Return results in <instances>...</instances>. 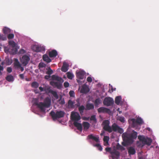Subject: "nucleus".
Returning <instances> with one entry per match:
<instances>
[{"instance_id":"obj_1","label":"nucleus","mask_w":159,"mask_h":159,"mask_svg":"<svg viewBox=\"0 0 159 159\" xmlns=\"http://www.w3.org/2000/svg\"><path fill=\"white\" fill-rule=\"evenodd\" d=\"M71 116L72 119L74 121V124L76 127L77 129L81 131L82 130V127L81 124L77 122L80 119V116L79 114L77 112H72Z\"/></svg>"},{"instance_id":"obj_2","label":"nucleus","mask_w":159,"mask_h":159,"mask_svg":"<svg viewBox=\"0 0 159 159\" xmlns=\"http://www.w3.org/2000/svg\"><path fill=\"white\" fill-rule=\"evenodd\" d=\"M137 132H134L131 134L126 133H123L122 134V137L124 141L129 142L133 139H135L137 137Z\"/></svg>"},{"instance_id":"obj_3","label":"nucleus","mask_w":159,"mask_h":159,"mask_svg":"<svg viewBox=\"0 0 159 159\" xmlns=\"http://www.w3.org/2000/svg\"><path fill=\"white\" fill-rule=\"evenodd\" d=\"M138 139L142 143L143 146L144 145H150L152 142L151 139L150 138L145 137L144 136L139 135L138 136Z\"/></svg>"},{"instance_id":"obj_4","label":"nucleus","mask_w":159,"mask_h":159,"mask_svg":"<svg viewBox=\"0 0 159 159\" xmlns=\"http://www.w3.org/2000/svg\"><path fill=\"white\" fill-rule=\"evenodd\" d=\"M110 121L108 120H104L102 124L103 129L109 133H111V126L110 125Z\"/></svg>"},{"instance_id":"obj_5","label":"nucleus","mask_w":159,"mask_h":159,"mask_svg":"<svg viewBox=\"0 0 159 159\" xmlns=\"http://www.w3.org/2000/svg\"><path fill=\"white\" fill-rule=\"evenodd\" d=\"M111 132L112 131L117 132L119 133L122 134L123 132V129L120 127L117 124L114 123L111 126Z\"/></svg>"},{"instance_id":"obj_6","label":"nucleus","mask_w":159,"mask_h":159,"mask_svg":"<svg viewBox=\"0 0 159 159\" xmlns=\"http://www.w3.org/2000/svg\"><path fill=\"white\" fill-rule=\"evenodd\" d=\"M105 150L107 152H110L113 157L117 158V157L119 156V152L115 149H114L111 151V148H105Z\"/></svg>"},{"instance_id":"obj_7","label":"nucleus","mask_w":159,"mask_h":159,"mask_svg":"<svg viewBox=\"0 0 159 159\" xmlns=\"http://www.w3.org/2000/svg\"><path fill=\"white\" fill-rule=\"evenodd\" d=\"M104 104L107 106L112 105L114 103L113 100L110 97L106 98L103 102Z\"/></svg>"},{"instance_id":"obj_8","label":"nucleus","mask_w":159,"mask_h":159,"mask_svg":"<svg viewBox=\"0 0 159 159\" xmlns=\"http://www.w3.org/2000/svg\"><path fill=\"white\" fill-rule=\"evenodd\" d=\"M50 114L53 120L55 121L60 118V111H57L56 113L53 111H52Z\"/></svg>"},{"instance_id":"obj_9","label":"nucleus","mask_w":159,"mask_h":159,"mask_svg":"<svg viewBox=\"0 0 159 159\" xmlns=\"http://www.w3.org/2000/svg\"><path fill=\"white\" fill-rule=\"evenodd\" d=\"M8 43L9 45L10 46L11 48L12 51L14 53H16L17 51V48L16 43L14 41L11 40Z\"/></svg>"},{"instance_id":"obj_10","label":"nucleus","mask_w":159,"mask_h":159,"mask_svg":"<svg viewBox=\"0 0 159 159\" xmlns=\"http://www.w3.org/2000/svg\"><path fill=\"white\" fill-rule=\"evenodd\" d=\"M132 124L134 126L136 125V124L137 123L139 124H142L143 123V120L140 118H138L136 120L134 119H132L131 120Z\"/></svg>"},{"instance_id":"obj_11","label":"nucleus","mask_w":159,"mask_h":159,"mask_svg":"<svg viewBox=\"0 0 159 159\" xmlns=\"http://www.w3.org/2000/svg\"><path fill=\"white\" fill-rule=\"evenodd\" d=\"M34 104L35 105L37 106V107L40 109L42 111L44 112L45 111V105L43 102H41L38 103L37 102H35Z\"/></svg>"},{"instance_id":"obj_12","label":"nucleus","mask_w":159,"mask_h":159,"mask_svg":"<svg viewBox=\"0 0 159 159\" xmlns=\"http://www.w3.org/2000/svg\"><path fill=\"white\" fill-rule=\"evenodd\" d=\"M29 57L27 55H24L22 57L21 62L24 66H26L30 60Z\"/></svg>"},{"instance_id":"obj_13","label":"nucleus","mask_w":159,"mask_h":159,"mask_svg":"<svg viewBox=\"0 0 159 159\" xmlns=\"http://www.w3.org/2000/svg\"><path fill=\"white\" fill-rule=\"evenodd\" d=\"M85 73L84 71L83 70L80 71L76 72V76L78 79H84Z\"/></svg>"},{"instance_id":"obj_14","label":"nucleus","mask_w":159,"mask_h":159,"mask_svg":"<svg viewBox=\"0 0 159 159\" xmlns=\"http://www.w3.org/2000/svg\"><path fill=\"white\" fill-rule=\"evenodd\" d=\"M33 48L34 51L36 52H42L44 51L45 50V48L43 46H35Z\"/></svg>"},{"instance_id":"obj_15","label":"nucleus","mask_w":159,"mask_h":159,"mask_svg":"<svg viewBox=\"0 0 159 159\" xmlns=\"http://www.w3.org/2000/svg\"><path fill=\"white\" fill-rule=\"evenodd\" d=\"M51 102V99L47 97L45 98L43 103L45 105V107L48 108L50 105Z\"/></svg>"},{"instance_id":"obj_16","label":"nucleus","mask_w":159,"mask_h":159,"mask_svg":"<svg viewBox=\"0 0 159 159\" xmlns=\"http://www.w3.org/2000/svg\"><path fill=\"white\" fill-rule=\"evenodd\" d=\"M89 91V89L88 86L85 85H84L82 86L80 92L82 93H88Z\"/></svg>"},{"instance_id":"obj_17","label":"nucleus","mask_w":159,"mask_h":159,"mask_svg":"<svg viewBox=\"0 0 159 159\" xmlns=\"http://www.w3.org/2000/svg\"><path fill=\"white\" fill-rule=\"evenodd\" d=\"M49 57H55L57 55V52L55 50H53L52 51H49L48 53Z\"/></svg>"},{"instance_id":"obj_18","label":"nucleus","mask_w":159,"mask_h":159,"mask_svg":"<svg viewBox=\"0 0 159 159\" xmlns=\"http://www.w3.org/2000/svg\"><path fill=\"white\" fill-rule=\"evenodd\" d=\"M60 81H51L50 84L54 87H57L58 89H60Z\"/></svg>"},{"instance_id":"obj_19","label":"nucleus","mask_w":159,"mask_h":159,"mask_svg":"<svg viewBox=\"0 0 159 159\" xmlns=\"http://www.w3.org/2000/svg\"><path fill=\"white\" fill-rule=\"evenodd\" d=\"M69 65L66 62H64L63 63V66L61 68V70L64 72H66L68 70Z\"/></svg>"},{"instance_id":"obj_20","label":"nucleus","mask_w":159,"mask_h":159,"mask_svg":"<svg viewBox=\"0 0 159 159\" xmlns=\"http://www.w3.org/2000/svg\"><path fill=\"white\" fill-rule=\"evenodd\" d=\"M88 138L89 139H92L96 142H98L99 141V137L94 136L92 134H91L88 136Z\"/></svg>"},{"instance_id":"obj_21","label":"nucleus","mask_w":159,"mask_h":159,"mask_svg":"<svg viewBox=\"0 0 159 159\" xmlns=\"http://www.w3.org/2000/svg\"><path fill=\"white\" fill-rule=\"evenodd\" d=\"M14 66L16 68H18L19 67H20L21 65L18 59L17 58H14Z\"/></svg>"},{"instance_id":"obj_22","label":"nucleus","mask_w":159,"mask_h":159,"mask_svg":"<svg viewBox=\"0 0 159 159\" xmlns=\"http://www.w3.org/2000/svg\"><path fill=\"white\" fill-rule=\"evenodd\" d=\"M43 58L44 61L48 63H49L51 61V60L47 54H44L43 55Z\"/></svg>"},{"instance_id":"obj_23","label":"nucleus","mask_w":159,"mask_h":159,"mask_svg":"<svg viewBox=\"0 0 159 159\" xmlns=\"http://www.w3.org/2000/svg\"><path fill=\"white\" fill-rule=\"evenodd\" d=\"M3 32L5 34H7L11 32V30L7 27H4L3 29Z\"/></svg>"},{"instance_id":"obj_24","label":"nucleus","mask_w":159,"mask_h":159,"mask_svg":"<svg viewBox=\"0 0 159 159\" xmlns=\"http://www.w3.org/2000/svg\"><path fill=\"white\" fill-rule=\"evenodd\" d=\"M128 153L130 155H134L136 152L135 149L133 147H130L128 149Z\"/></svg>"},{"instance_id":"obj_25","label":"nucleus","mask_w":159,"mask_h":159,"mask_svg":"<svg viewBox=\"0 0 159 159\" xmlns=\"http://www.w3.org/2000/svg\"><path fill=\"white\" fill-rule=\"evenodd\" d=\"M108 109L104 107H101L98 109V111L99 112H106L107 111Z\"/></svg>"},{"instance_id":"obj_26","label":"nucleus","mask_w":159,"mask_h":159,"mask_svg":"<svg viewBox=\"0 0 159 159\" xmlns=\"http://www.w3.org/2000/svg\"><path fill=\"white\" fill-rule=\"evenodd\" d=\"M83 126L84 129L87 130L89 127V124L86 122H84L83 123Z\"/></svg>"},{"instance_id":"obj_27","label":"nucleus","mask_w":159,"mask_h":159,"mask_svg":"<svg viewBox=\"0 0 159 159\" xmlns=\"http://www.w3.org/2000/svg\"><path fill=\"white\" fill-rule=\"evenodd\" d=\"M52 81H60V77L55 75H53L51 76Z\"/></svg>"},{"instance_id":"obj_28","label":"nucleus","mask_w":159,"mask_h":159,"mask_svg":"<svg viewBox=\"0 0 159 159\" xmlns=\"http://www.w3.org/2000/svg\"><path fill=\"white\" fill-rule=\"evenodd\" d=\"M121 101V97L120 96L116 97L115 99L116 103L117 105H119Z\"/></svg>"},{"instance_id":"obj_29","label":"nucleus","mask_w":159,"mask_h":159,"mask_svg":"<svg viewBox=\"0 0 159 159\" xmlns=\"http://www.w3.org/2000/svg\"><path fill=\"white\" fill-rule=\"evenodd\" d=\"M94 108V105L93 104L88 103L86 106V110H89L92 109Z\"/></svg>"},{"instance_id":"obj_30","label":"nucleus","mask_w":159,"mask_h":159,"mask_svg":"<svg viewBox=\"0 0 159 159\" xmlns=\"http://www.w3.org/2000/svg\"><path fill=\"white\" fill-rule=\"evenodd\" d=\"M49 92L52 94L54 97L56 99H57L58 98V96L56 92L52 90H50L49 91Z\"/></svg>"},{"instance_id":"obj_31","label":"nucleus","mask_w":159,"mask_h":159,"mask_svg":"<svg viewBox=\"0 0 159 159\" xmlns=\"http://www.w3.org/2000/svg\"><path fill=\"white\" fill-rule=\"evenodd\" d=\"M6 79L7 81L9 82L13 81L14 80L13 76L11 75H7L6 77Z\"/></svg>"},{"instance_id":"obj_32","label":"nucleus","mask_w":159,"mask_h":159,"mask_svg":"<svg viewBox=\"0 0 159 159\" xmlns=\"http://www.w3.org/2000/svg\"><path fill=\"white\" fill-rule=\"evenodd\" d=\"M67 78L70 80H72L74 77V75L71 72H68L66 73Z\"/></svg>"},{"instance_id":"obj_33","label":"nucleus","mask_w":159,"mask_h":159,"mask_svg":"<svg viewBox=\"0 0 159 159\" xmlns=\"http://www.w3.org/2000/svg\"><path fill=\"white\" fill-rule=\"evenodd\" d=\"M116 148L117 150H120L121 151L124 150H125V148H124V147L121 145H120L119 143H118L116 145Z\"/></svg>"},{"instance_id":"obj_34","label":"nucleus","mask_w":159,"mask_h":159,"mask_svg":"<svg viewBox=\"0 0 159 159\" xmlns=\"http://www.w3.org/2000/svg\"><path fill=\"white\" fill-rule=\"evenodd\" d=\"M75 103L72 101L70 100L68 102V106L69 108H73L74 106Z\"/></svg>"},{"instance_id":"obj_35","label":"nucleus","mask_w":159,"mask_h":159,"mask_svg":"<svg viewBox=\"0 0 159 159\" xmlns=\"http://www.w3.org/2000/svg\"><path fill=\"white\" fill-rule=\"evenodd\" d=\"M39 84L38 83L35 81L33 82L31 84V86L33 88H37L39 86Z\"/></svg>"},{"instance_id":"obj_36","label":"nucleus","mask_w":159,"mask_h":159,"mask_svg":"<svg viewBox=\"0 0 159 159\" xmlns=\"http://www.w3.org/2000/svg\"><path fill=\"white\" fill-rule=\"evenodd\" d=\"M7 39L6 37L3 34H0V40H6Z\"/></svg>"},{"instance_id":"obj_37","label":"nucleus","mask_w":159,"mask_h":159,"mask_svg":"<svg viewBox=\"0 0 159 159\" xmlns=\"http://www.w3.org/2000/svg\"><path fill=\"white\" fill-rule=\"evenodd\" d=\"M101 103V102L100 98H98L96 99L95 101V104L96 105H98Z\"/></svg>"},{"instance_id":"obj_38","label":"nucleus","mask_w":159,"mask_h":159,"mask_svg":"<svg viewBox=\"0 0 159 159\" xmlns=\"http://www.w3.org/2000/svg\"><path fill=\"white\" fill-rule=\"evenodd\" d=\"M53 73V71L51 69L50 67H49L48 71L46 72V73L49 75H50Z\"/></svg>"},{"instance_id":"obj_39","label":"nucleus","mask_w":159,"mask_h":159,"mask_svg":"<svg viewBox=\"0 0 159 159\" xmlns=\"http://www.w3.org/2000/svg\"><path fill=\"white\" fill-rule=\"evenodd\" d=\"M84 106H81L79 107V110L80 113H81L83 112V111L84 110Z\"/></svg>"},{"instance_id":"obj_40","label":"nucleus","mask_w":159,"mask_h":159,"mask_svg":"<svg viewBox=\"0 0 159 159\" xmlns=\"http://www.w3.org/2000/svg\"><path fill=\"white\" fill-rule=\"evenodd\" d=\"M46 66V65L43 63H40L39 65V69L41 68L44 67Z\"/></svg>"},{"instance_id":"obj_41","label":"nucleus","mask_w":159,"mask_h":159,"mask_svg":"<svg viewBox=\"0 0 159 159\" xmlns=\"http://www.w3.org/2000/svg\"><path fill=\"white\" fill-rule=\"evenodd\" d=\"M14 37V34H9L7 36V38L9 39H13Z\"/></svg>"},{"instance_id":"obj_42","label":"nucleus","mask_w":159,"mask_h":159,"mask_svg":"<svg viewBox=\"0 0 159 159\" xmlns=\"http://www.w3.org/2000/svg\"><path fill=\"white\" fill-rule=\"evenodd\" d=\"M95 146L98 148V150L100 151H102V146L99 144H97L94 145Z\"/></svg>"},{"instance_id":"obj_43","label":"nucleus","mask_w":159,"mask_h":159,"mask_svg":"<svg viewBox=\"0 0 159 159\" xmlns=\"http://www.w3.org/2000/svg\"><path fill=\"white\" fill-rule=\"evenodd\" d=\"M69 94L70 97H74L75 96V92L73 91H70L69 93Z\"/></svg>"},{"instance_id":"obj_44","label":"nucleus","mask_w":159,"mask_h":159,"mask_svg":"<svg viewBox=\"0 0 159 159\" xmlns=\"http://www.w3.org/2000/svg\"><path fill=\"white\" fill-rule=\"evenodd\" d=\"M119 120L123 123H124L125 121V118L124 117H119Z\"/></svg>"},{"instance_id":"obj_45","label":"nucleus","mask_w":159,"mask_h":159,"mask_svg":"<svg viewBox=\"0 0 159 159\" xmlns=\"http://www.w3.org/2000/svg\"><path fill=\"white\" fill-rule=\"evenodd\" d=\"M109 138V137L107 136H104L103 138V140L104 142H108Z\"/></svg>"},{"instance_id":"obj_46","label":"nucleus","mask_w":159,"mask_h":159,"mask_svg":"<svg viewBox=\"0 0 159 159\" xmlns=\"http://www.w3.org/2000/svg\"><path fill=\"white\" fill-rule=\"evenodd\" d=\"M90 120H93L94 121H96V116L95 115L92 116L90 118Z\"/></svg>"},{"instance_id":"obj_47","label":"nucleus","mask_w":159,"mask_h":159,"mask_svg":"<svg viewBox=\"0 0 159 159\" xmlns=\"http://www.w3.org/2000/svg\"><path fill=\"white\" fill-rule=\"evenodd\" d=\"M7 71L9 73H11L12 71V69L11 67H8L7 68Z\"/></svg>"},{"instance_id":"obj_48","label":"nucleus","mask_w":159,"mask_h":159,"mask_svg":"<svg viewBox=\"0 0 159 159\" xmlns=\"http://www.w3.org/2000/svg\"><path fill=\"white\" fill-rule=\"evenodd\" d=\"M64 85L65 87L66 88L69 87V84L68 82H65L64 83Z\"/></svg>"},{"instance_id":"obj_49","label":"nucleus","mask_w":159,"mask_h":159,"mask_svg":"<svg viewBox=\"0 0 159 159\" xmlns=\"http://www.w3.org/2000/svg\"><path fill=\"white\" fill-rule=\"evenodd\" d=\"M87 80L89 82H91L92 81V79L91 77H88L87 78Z\"/></svg>"},{"instance_id":"obj_50","label":"nucleus","mask_w":159,"mask_h":159,"mask_svg":"<svg viewBox=\"0 0 159 159\" xmlns=\"http://www.w3.org/2000/svg\"><path fill=\"white\" fill-rule=\"evenodd\" d=\"M65 115V113L63 111H60V118L63 117Z\"/></svg>"},{"instance_id":"obj_51","label":"nucleus","mask_w":159,"mask_h":159,"mask_svg":"<svg viewBox=\"0 0 159 159\" xmlns=\"http://www.w3.org/2000/svg\"><path fill=\"white\" fill-rule=\"evenodd\" d=\"M65 102L64 100L61 99V97H60V104H63L65 103Z\"/></svg>"},{"instance_id":"obj_52","label":"nucleus","mask_w":159,"mask_h":159,"mask_svg":"<svg viewBox=\"0 0 159 159\" xmlns=\"http://www.w3.org/2000/svg\"><path fill=\"white\" fill-rule=\"evenodd\" d=\"M50 77L51 76L50 75H46L45 76L44 78L48 80L50 78Z\"/></svg>"},{"instance_id":"obj_53","label":"nucleus","mask_w":159,"mask_h":159,"mask_svg":"<svg viewBox=\"0 0 159 159\" xmlns=\"http://www.w3.org/2000/svg\"><path fill=\"white\" fill-rule=\"evenodd\" d=\"M25 50H24V49H21L20 51V52L21 53H25Z\"/></svg>"},{"instance_id":"obj_54","label":"nucleus","mask_w":159,"mask_h":159,"mask_svg":"<svg viewBox=\"0 0 159 159\" xmlns=\"http://www.w3.org/2000/svg\"><path fill=\"white\" fill-rule=\"evenodd\" d=\"M19 76L21 79H24V75L23 74H20L19 75Z\"/></svg>"},{"instance_id":"obj_55","label":"nucleus","mask_w":159,"mask_h":159,"mask_svg":"<svg viewBox=\"0 0 159 159\" xmlns=\"http://www.w3.org/2000/svg\"><path fill=\"white\" fill-rule=\"evenodd\" d=\"M3 70V67L2 66L0 65V74L1 73V71Z\"/></svg>"},{"instance_id":"obj_56","label":"nucleus","mask_w":159,"mask_h":159,"mask_svg":"<svg viewBox=\"0 0 159 159\" xmlns=\"http://www.w3.org/2000/svg\"><path fill=\"white\" fill-rule=\"evenodd\" d=\"M19 68H20V69L21 71H23L24 70V68L23 67L21 66H20V67H19Z\"/></svg>"},{"instance_id":"obj_57","label":"nucleus","mask_w":159,"mask_h":159,"mask_svg":"<svg viewBox=\"0 0 159 159\" xmlns=\"http://www.w3.org/2000/svg\"><path fill=\"white\" fill-rule=\"evenodd\" d=\"M108 145V142H104V145L107 146Z\"/></svg>"},{"instance_id":"obj_58","label":"nucleus","mask_w":159,"mask_h":159,"mask_svg":"<svg viewBox=\"0 0 159 159\" xmlns=\"http://www.w3.org/2000/svg\"><path fill=\"white\" fill-rule=\"evenodd\" d=\"M8 62H7L8 65H11L12 62V61H10L9 60H8Z\"/></svg>"},{"instance_id":"obj_59","label":"nucleus","mask_w":159,"mask_h":159,"mask_svg":"<svg viewBox=\"0 0 159 159\" xmlns=\"http://www.w3.org/2000/svg\"><path fill=\"white\" fill-rule=\"evenodd\" d=\"M39 89L41 92L43 91V88L41 87H40Z\"/></svg>"},{"instance_id":"obj_60","label":"nucleus","mask_w":159,"mask_h":159,"mask_svg":"<svg viewBox=\"0 0 159 159\" xmlns=\"http://www.w3.org/2000/svg\"><path fill=\"white\" fill-rule=\"evenodd\" d=\"M111 90H112V91L116 90V89L115 88L114 89L113 88V87L112 86H111Z\"/></svg>"},{"instance_id":"obj_61","label":"nucleus","mask_w":159,"mask_h":159,"mask_svg":"<svg viewBox=\"0 0 159 159\" xmlns=\"http://www.w3.org/2000/svg\"><path fill=\"white\" fill-rule=\"evenodd\" d=\"M104 132H102L100 134V135L101 136L103 135L104 134Z\"/></svg>"},{"instance_id":"obj_62","label":"nucleus","mask_w":159,"mask_h":159,"mask_svg":"<svg viewBox=\"0 0 159 159\" xmlns=\"http://www.w3.org/2000/svg\"><path fill=\"white\" fill-rule=\"evenodd\" d=\"M4 51H5V52H6L7 51L8 52L9 51H8V50H7V49H6V48H5V50H4Z\"/></svg>"},{"instance_id":"obj_63","label":"nucleus","mask_w":159,"mask_h":159,"mask_svg":"<svg viewBox=\"0 0 159 159\" xmlns=\"http://www.w3.org/2000/svg\"><path fill=\"white\" fill-rule=\"evenodd\" d=\"M75 105H76L77 106H79L80 105V103L79 102H78V103L76 104H75Z\"/></svg>"},{"instance_id":"obj_64","label":"nucleus","mask_w":159,"mask_h":159,"mask_svg":"<svg viewBox=\"0 0 159 159\" xmlns=\"http://www.w3.org/2000/svg\"><path fill=\"white\" fill-rule=\"evenodd\" d=\"M76 80H77V82H78V83H79L80 82V80H78V79H77Z\"/></svg>"}]
</instances>
